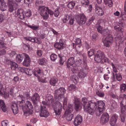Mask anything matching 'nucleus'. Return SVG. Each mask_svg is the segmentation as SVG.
Returning <instances> with one entry per match:
<instances>
[{
    "label": "nucleus",
    "instance_id": "obj_1",
    "mask_svg": "<svg viewBox=\"0 0 126 126\" xmlns=\"http://www.w3.org/2000/svg\"><path fill=\"white\" fill-rule=\"evenodd\" d=\"M66 90L64 88L61 87L59 89L55 90L54 97L58 102H57L56 106L54 107V110L56 115H59L61 114L62 109V104L59 101L62 102L64 107L66 106L67 101V97H64V94Z\"/></svg>",
    "mask_w": 126,
    "mask_h": 126
},
{
    "label": "nucleus",
    "instance_id": "obj_2",
    "mask_svg": "<svg viewBox=\"0 0 126 126\" xmlns=\"http://www.w3.org/2000/svg\"><path fill=\"white\" fill-rule=\"evenodd\" d=\"M104 24V22L99 21L95 25V28L99 32L106 35V37L102 41L104 46L108 47L113 42V37L110 32H107V30H103V26Z\"/></svg>",
    "mask_w": 126,
    "mask_h": 126
},
{
    "label": "nucleus",
    "instance_id": "obj_3",
    "mask_svg": "<svg viewBox=\"0 0 126 126\" xmlns=\"http://www.w3.org/2000/svg\"><path fill=\"white\" fill-rule=\"evenodd\" d=\"M88 100L87 98L83 97L81 99V103L83 106L84 111H87L90 114L92 115L96 108V103L93 100L89 101Z\"/></svg>",
    "mask_w": 126,
    "mask_h": 126
},
{
    "label": "nucleus",
    "instance_id": "obj_4",
    "mask_svg": "<svg viewBox=\"0 0 126 126\" xmlns=\"http://www.w3.org/2000/svg\"><path fill=\"white\" fill-rule=\"evenodd\" d=\"M39 11L41 15L45 19H47L48 18L49 14L52 16L54 14L53 12L49 9L48 7L45 6H39Z\"/></svg>",
    "mask_w": 126,
    "mask_h": 126
},
{
    "label": "nucleus",
    "instance_id": "obj_5",
    "mask_svg": "<svg viewBox=\"0 0 126 126\" xmlns=\"http://www.w3.org/2000/svg\"><path fill=\"white\" fill-rule=\"evenodd\" d=\"M74 64L75 68L74 67L71 69V71L74 73H76L77 70H79L78 68V67H81V68H83L86 67L87 66V63L85 62L84 61L83 62L82 60L80 59H79L75 62Z\"/></svg>",
    "mask_w": 126,
    "mask_h": 126
},
{
    "label": "nucleus",
    "instance_id": "obj_6",
    "mask_svg": "<svg viewBox=\"0 0 126 126\" xmlns=\"http://www.w3.org/2000/svg\"><path fill=\"white\" fill-rule=\"evenodd\" d=\"M17 16L18 18L21 19H23L25 16L29 17L32 15L30 9L25 11L24 13L22 9H19L17 11Z\"/></svg>",
    "mask_w": 126,
    "mask_h": 126
},
{
    "label": "nucleus",
    "instance_id": "obj_7",
    "mask_svg": "<svg viewBox=\"0 0 126 126\" xmlns=\"http://www.w3.org/2000/svg\"><path fill=\"white\" fill-rule=\"evenodd\" d=\"M26 109L23 110V111L25 115L27 116L32 114L33 107L31 102L29 101H26Z\"/></svg>",
    "mask_w": 126,
    "mask_h": 126
},
{
    "label": "nucleus",
    "instance_id": "obj_8",
    "mask_svg": "<svg viewBox=\"0 0 126 126\" xmlns=\"http://www.w3.org/2000/svg\"><path fill=\"white\" fill-rule=\"evenodd\" d=\"M40 116L41 117L46 118L49 115V113L45 106L41 105L40 111Z\"/></svg>",
    "mask_w": 126,
    "mask_h": 126
},
{
    "label": "nucleus",
    "instance_id": "obj_9",
    "mask_svg": "<svg viewBox=\"0 0 126 126\" xmlns=\"http://www.w3.org/2000/svg\"><path fill=\"white\" fill-rule=\"evenodd\" d=\"M96 104L99 113V115H100L101 114L103 113V110H105V109L104 107L105 104L102 101H97Z\"/></svg>",
    "mask_w": 126,
    "mask_h": 126
},
{
    "label": "nucleus",
    "instance_id": "obj_10",
    "mask_svg": "<svg viewBox=\"0 0 126 126\" xmlns=\"http://www.w3.org/2000/svg\"><path fill=\"white\" fill-rule=\"evenodd\" d=\"M77 21L79 24L80 25L85 23L86 20V18L84 14H81L78 16Z\"/></svg>",
    "mask_w": 126,
    "mask_h": 126
},
{
    "label": "nucleus",
    "instance_id": "obj_11",
    "mask_svg": "<svg viewBox=\"0 0 126 126\" xmlns=\"http://www.w3.org/2000/svg\"><path fill=\"white\" fill-rule=\"evenodd\" d=\"M88 71V69L86 67H84L81 69L78 75L79 78H82L86 76Z\"/></svg>",
    "mask_w": 126,
    "mask_h": 126
},
{
    "label": "nucleus",
    "instance_id": "obj_12",
    "mask_svg": "<svg viewBox=\"0 0 126 126\" xmlns=\"http://www.w3.org/2000/svg\"><path fill=\"white\" fill-rule=\"evenodd\" d=\"M63 40L60 39L59 42L54 44V47L56 49L59 50H62L63 48L64 43L63 42Z\"/></svg>",
    "mask_w": 126,
    "mask_h": 126
},
{
    "label": "nucleus",
    "instance_id": "obj_13",
    "mask_svg": "<svg viewBox=\"0 0 126 126\" xmlns=\"http://www.w3.org/2000/svg\"><path fill=\"white\" fill-rule=\"evenodd\" d=\"M110 65L112 68V75L111 79L112 81H114L115 80V73L118 72V69L116 67V64L111 63Z\"/></svg>",
    "mask_w": 126,
    "mask_h": 126
},
{
    "label": "nucleus",
    "instance_id": "obj_14",
    "mask_svg": "<svg viewBox=\"0 0 126 126\" xmlns=\"http://www.w3.org/2000/svg\"><path fill=\"white\" fill-rule=\"evenodd\" d=\"M82 116L79 115H77L76 116L74 122V124L76 126L80 125L82 121Z\"/></svg>",
    "mask_w": 126,
    "mask_h": 126
},
{
    "label": "nucleus",
    "instance_id": "obj_15",
    "mask_svg": "<svg viewBox=\"0 0 126 126\" xmlns=\"http://www.w3.org/2000/svg\"><path fill=\"white\" fill-rule=\"evenodd\" d=\"M17 102L19 107H23V104L25 103L24 97L23 95H20L17 97Z\"/></svg>",
    "mask_w": 126,
    "mask_h": 126
},
{
    "label": "nucleus",
    "instance_id": "obj_16",
    "mask_svg": "<svg viewBox=\"0 0 126 126\" xmlns=\"http://www.w3.org/2000/svg\"><path fill=\"white\" fill-rule=\"evenodd\" d=\"M109 115L108 113L106 112L103 113L102 116L101 122L103 123H107L109 121Z\"/></svg>",
    "mask_w": 126,
    "mask_h": 126
},
{
    "label": "nucleus",
    "instance_id": "obj_17",
    "mask_svg": "<svg viewBox=\"0 0 126 126\" xmlns=\"http://www.w3.org/2000/svg\"><path fill=\"white\" fill-rule=\"evenodd\" d=\"M19 104L16 103H12L11 108L14 114H16L18 112V105Z\"/></svg>",
    "mask_w": 126,
    "mask_h": 126
},
{
    "label": "nucleus",
    "instance_id": "obj_18",
    "mask_svg": "<svg viewBox=\"0 0 126 126\" xmlns=\"http://www.w3.org/2000/svg\"><path fill=\"white\" fill-rule=\"evenodd\" d=\"M123 22H120L118 24L114 26V29L117 31L122 32L124 31L122 27L123 26Z\"/></svg>",
    "mask_w": 126,
    "mask_h": 126
},
{
    "label": "nucleus",
    "instance_id": "obj_19",
    "mask_svg": "<svg viewBox=\"0 0 126 126\" xmlns=\"http://www.w3.org/2000/svg\"><path fill=\"white\" fill-rule=\"evenodd\" d=\"M118 117L117 115L116 114H114L112 116L110 121V124L111 126H113L115 125Z\"/></svg>",
    "mask_w": 126,
    "mask_h": 126
},
{
    "label": "nucleus",
    "instance_id": "obj_20",
    "mask_svg": "<svg viewBox=\"0 0 126 126\" xmlns=\"http://www.w3.org/2000/svg\"><path fill=\"white\" fill-rule=\"evenodd\" d=\"M42 74V71L39 68H36L34 69V74L37 78L38 79H40Z\"/></svg>",
    "mask_w": 126,
    "mask_h": 126
},
{
    "label": "nucleus",
    "instance_id": "obj_21",
    "mask_svg": "<svg viewBox=\"0 0 126 126\" xmlns=\"http://www.w3.org/2000/svg\"><path fill=\"white\" fill-rule=\"evenodd\" d=\"M95 13L98 15L102 16L104 14V12L102 8L96 4L95 5Z\"/></svg>",
    "mask_w": 126,
    "mask_h": 126
},
{
    "label": "nucleus",
    "instance_id": "obj_22",
    "mask_svg": "<svg viewBox=\"0 0 126 126\" xmlns=\"http://www.w3.org/2000/svg\"><path fill=\"white\" fill-rule=\"evenodd\" d=\"M74 58L72 57H70L68 59L67 63V66L68 68L71 67H72L73 68L74 67Z\"/></svg>",
    "mask_w": 126,
    "mask_h": 126
},
{
    "label": "nucleus",
    "instance_id": "obj_23",
    "mask_svg": "<svg viewBox=\"0 0 126 126\" xmlns=\"http://www.w3.org/2000/svg\"><path fill=\"white\" fill-rule=\"evenodd\" d=\"M24 61L23 62V65L28 66L30 65V63L31 62V59L29 56H25Z\"/></svg>",
    "mask_w": 126,
    "mask_h": 126
},
{
    "label": "nucleus",
    "instance_id": "obj_24",
    "mask_svg": "<svg viewBox=\"0 0 126 126\" xmlns=\"http://www.w3.org/2000/svg\"><path fill=\"white\" fill-rule=\"evenodd\" d=\"M64 114H65L66 118L67 121H69L72 120L73 116L72 112L68 111L67 112L66 111H65Z\"/></svg>",
    "mask_w": 126,
    "mask_h": 126
},
{
    "label": "nucleus",
    "instance_id": "obj_25",
    "mask_svg": "<svg viewBox=\"0 0 126 126\" xmlns=\"http://www.w3.org/2000/svg\"><path fill=\"white\" fill-rule=\"evenodd\" d=\"M8 61L11 65V68L12 70H15L18 68V65L16 63L10 60Z\"/></svg>",
    "mask_w": 126,
    "mask_h": 126
},
{
    "label": "nucleus",
    "instance_id": "obj_26",
    "mask_svg": "<svg viewBox=\"0 0 126 126\" xmlns=\"http://www.w3.org/2000/svg\"><path fill=\"white\" fill-rule=\"evenodd\" d=\"M39 98L40 97L39 94L37 93H35L33 95L32 99L33 102L35 103L39 100Z\"/></svg>",
    "mask_w": 126,
    "mask_h": 126
},
{
    "label": "nucleus",
    "instance_id": "obj_27",
    "mask_svg": "<svg viewBox=\"0 0 126 126\" xmlns=\"http://www.w3.org/2000/svg\"><path fill=\"white\" fill-rule=\"evenodd\" d=\"M46 99L49 105H50L53 101V97L51 95H47L46 97Z\"/></svg>",
    "mask_w": 126,
    "mask_h": 126
},
{
    "label": "nucleus",
    "instance_id": "obj_28",
    "mask_svg": "<svg viewBox=\"0 0 126 126\" xmlns=\"http://www.w3.org/2000/svg\"><path fill=\"white\" fill-rule=\"evenodd\" d=\"M124 11L126 13V1L125 2L124 5ZM121 17L123 20H126V14L124 12H121Z\"/></svg>",
    "mask_w": 126,
    "mask_h": 126
},
{
    "label": "nucleus",
    "instance_id": "obj_29",
    "mask_svg": "<svg viewBox=\"0 0 126 126\" xmlns=\"http://www.w3.org/2000/svg\"><path fill=\"white\" fill-rule=\"evenodd\" d=\"M0 107L3 111L5 112L6 111V105L4 101L2 100H0Z\"/></svg>",
    "mask_w": 126,
    "mask_h": 126
},
{
    "label": "nucleus",
    "instance_id": "obj_30",
    "mask_svg": "<svg viewBox=\"0 0 126 126\" xmlns=\"http://www.w3.org/2000/svg\"><path fill=\"white\" fill-rule=\"evenodd\" d=\"M58 79L55 77L51 78L50 80V84L53 86L55 85L56 83L57 82Z\"/></svg>",
    "mask_w": 126,
    "mask_h": 126
},
{
    "label": "nucleus",
    "instance_id": "obj_31",
    "mask_svg": "<svg viewBox=\"0 0 126 126\" xmlns=\"http://www.w3.org/2000/svg\"><path fill=\"white\" fill-rule=\"evenodd\" d=\"M14 4L8 5V10L10 12H13L15 8L17 7V4Z\"/></svg>",
    "mask_w": 126,
    "mask_h": 126
},
{
    "label": "nucleus",
    "instance_id": "obj_32",
    "mask_svg": "<svg viewBox=\"0 0 126 126\" xmlns=\"http://www.w3.org/2000/svg\"><path fill=\"white\" fill-rule=\"evenodd\" d=\"M70 16L69 15H68L67 14L65 15L64 18L62 19L63 23H66L68 22L69 18H70Z\"/></svg>",
    "mask_w": 126,
    "mask_h": 126
},
{
    "label": "nucleus",
    "instance_id": "obj_33",
    "mask_svg": "<svg viewBox=\"0 0 126 126\" xmlns=\"http://www.w3.org/2000/svg\"><path fill=\"white\" fill-rule=\"evenodd\" d=\"M27 26L33 30L36 31L39 29V26L38 25H36L34 24H32V25H28Z\"/></svg>",
    "mask_w": 126,
    "mask_h": 126
},
{
    "label": "nucleus",
    "instance_id": "obj_34",
    "mask_svg": "<svg viewBox=\"0 0 126 126\" xmlns=\"http://www.w3.org/2000/svg\"><path fill=\"white\" fill-rule=\"evenodd\" d=\"M60 59L59 60L60 63L61 64H63L64 62L66 60V57L64 56H58Z\"/></svg>",
    "mask_w": 126,
    "mask_h": 126
},
{
    "label": "nucleus",
    "instance_id": "obj_35",
    "mask_svg": "<svg viewBox=\"0 0 126 126\" xmlns=\"http://www.w3.org/2000/svg\"><path fill=\"white\" fill-rule=\"evenodd\" d=\"M81 3L82 5L85 7H87L89 4L88 0H81Z\"/></svg>",
    "mask_w": 126,
    "mask_h": 126
},
{
    "label": "nucleus",
    "instance_id": "obj_36",
    "mask_svg": "<svg viewBox=\"0 0 126 126\" xmlns=\"http://www.w3.org/2000/svg\"><path fill=\"white\" fill-rule=\"evenodd\" d=\"M120 91L121 92H124L126 91V84H122L120 85Z\"/></svg>",
    "mask_w": 126,
    "mask_h": 126
},
{
    "label": "nucleus",
    "instance_id": "obj_37",
    "mask_svg": "<svg viewBox=\"0 0 126 126\" xmlns=\"http://www.w3.org/2000/svg\"><path fill=\"white\" fill-rule=\"evenodd\" d=\"M23 57V56H16V60L18 63H20L22 61Z\"/></svg>",
    "mask_w": 126,
    "mask_h": 126
},
{
    "label": "nucleus",
    "instance_id": "obj_38",
    "mask_svg": "<svg viewBox=\"0 0 126 126\" xmlns=\"http://www.w3.org/2000/svg\"><path fill=\"white\" fill-rule=\"evenodd\" d=\"M104 1L105 4L109 7H111L113 5V3L111 0H104Z\"/></svg>",
    "mask_w": 126,
    "mask_h": 126
},
{
    "label": "nucleus",
    "instance_id": "obj_39",
    "mask_svg": "<svg viewBox=\"0 0 126 126\" xmlns=\"http://www.w3.org/2000/svg\"><path fill=\"white\" fill-rule=\"evenodd\" d=\"M102 56H95L94 60L97 63L101 62Z\"/></svg>",
    "mask_w": 126,
    "mask_h": 126
},
{
    "label": "nucleus",
    "instance_id": "obj_40",
    "mask_svg": "<svg viewBox=\"0 0 126 126\" xmlns=\"http://www.w3.org/2000/svg\"><path fill=\"white\" fill-rule=\"evenodd\" d=\"M47 60L45 58H42L40 59L38 61L39 64L41 65H44L47 63Z\"/></svg>",
    "mask_w": 126,
    "mask_h": 126
},
{
    "label": "nucleus",
    "instance_id": "obj_41",
    "mask_svg": "<svg viewBox=\"0 0 126 126\" xmlns=\"http://www.w3.org/2000/svg\"><path fill=\"white\" fill-rule=\"evenodd\" d=\"M122 37L120 36H117L114 38L115 43H116L120 44L122 40Z\"/></svg>",
    "mask_w": 126,
    "mask_h": 126
},
{
    "label": "nucleus",
    "instance_id": "obj_42",
    "mask_svg": "<svg viewBox=\"0 0 126 126\" xmlns=\"http://www.w3.org/2000/svg\"><path fill=\"white\" fill-rule=\"evenodd\" d=\"M73 100L74 101V104L80 103V99L78 98L76 96H74L73 97Z\"/></svg>",
    "mask_w": 126,
    "mask_h": 126
},
{
    "label": "nucleus",
    "instance_id": "obj_43",
    "mask_svg": "<svg viewBox=\"0 0 126 126\" xmlns=\"http://www.w3.org/2000/svg\"><path fill=\"white\" fill-rule=\"evenodd\" d=\"M115 78L117 80L120 81L122 79V76L120 73H115Z\"/></svg>",
    "mask_w": 126,
    "mask_h": 126
},
{
    "label": "nucleus",
    "instance_id": "obj_44",
    "mask_svg": "<svg viewBox=\"0 0 126 126\" xmlns=\"http://www.w3.org/2000/svg\"><path fill=\"white\" fill-rule=\"evenodd\" d=\"M75 3L73 1L70 2L67 5V6L68 8L70 9H72L73 8L75 5Z\"/></svg>",
    "mask_w": 126,
    "mask_h": 126
},
{
    "label": "nucleus",
    "instance_id": "obj_45",
    "mask_svg": "<svg viewBox=\"0 0 126 126\" xmlns=\"http://www.w3.org/2000/svg\"><path fill=\"white\" fill-rule=\"evenodd\" d=\"M24 99L25 98L27 99H28L30 98V93L27 92H24L23 93V95Z\"/></svg>",
    "mask_w": 126,
    "mask_h": 126
},
{
    "label": "nucleus",
    "instance_id": "obj_46",
    "mask_svg": "<svg viewBox=\"0 0 126 126\" xmlns=\"http://www.w3.org/2000/svg\"><path fill=\"white\" fill-rule=\"evenodd\" d=\"M24 39L30 41L31 42H35V38H32L30 37H24Z\"/></svg>",
    "mask_w": 126,
    "mask_h": 126
},
{
    "label": "nucleus",
    "instance_id": "obj_47",
    "mask_svg": "<svg viewBox=\"0 0 126 126\" xmlns=\"http://www.w3.org/2000/svg\"><path fill=\"white\" fill-rule=\"evenodd\" d=\"M108 59L107 58L105 57V56H102L101 63H103L104 62L108 63Z\"/></svg>",
    "mask_w": 126,
    "mask_h": 126
},
{
    "label": "nucleus",
    "instance_id": "obj_48",
    "mask_svg": "<svg viewBox=\"0 0 126 126\" xmlns=\"http://www.w3.org/2000/svg\"><path fill=\"white\" fill-rule=\"evenodd\" d=\"M60 9V8L59 7H57L55 11L54 14L55 16L56 17H57L59 15V10Z\"/></svg>",
    "mask_w": 126,
    "mask_h": 126
},
{
    "label": "nucleus",
    "instance_id": "obj_49",
    "mask_svg": "<svg viewBox=\"0 0 126 126\" xmlns=\"http://www.w3.org/2000/svg\"><path fill=\"white\" fill-rule=\"evenodd\" d=\"M96 93L97 95L99 97H103L104 95V93L102 92H100L98 90L96 91Z\"/></svg>",
    "mask_w": 126,
    "mask_h": 126
},
{
    "label": "nucleus",
    "instance_id": "obj_50",
    "mask_svg": "<svg viewBox=\"0 0 126 126\" xmlns=\"http://www.w3.org/2000/svg\"><path fill=\"white\" fill-rule=\"evenodd\" d=\"M75 21V19L74 17L70 16V18H69V24L70 25H72L74 24Z\"/></svg>",
    "mask_w": 126,
    "mask_h": 126
},
{
    "label": "nucleus",
    "instance_id": "obj_51",
    "mask_svg": "<svg viewBox=\"0 0 126 126\" xmlns=\"http://www.w3.org/2000/svg\"><path fill=\"white\" fill-rule=\"evenodd\" d=\"M76 88V86L75 85L71 84L70 86L68 87V90L70 91H74Z\"/></svg>",
    "mask_w": 126,
    "mask_h": 126
},
{
    "label": "nucleus",
    "instance_id": "obj_52",
    "mask_svg": "<svg viewBox=\"0 0 126 126\" xmlns=\"http://www.w3.org/2000/svg\"><path fill=\"white\" fill-rule=\"evenodd\" d=\"M7 0V2L8 6L12 5L14 4H17L13 0Z\"/></svg>",
    "mask_w": 126,
    "mask_h": 126
},
{
    "label": "nucleus",
    "instance_id": "obj_53",
    "mask_svg": "<svg viewBox=\"0 0 126 126\" xmlns=\"http://www.w3.org/2000/svg\"><path fill=\"white\" fill-rule=\"evenodd\" d=\"M1 5L0 8L1 10L4 11L7 9V6L6 5V4L4 5L1 4Z\"/></svg>",
    "mask_w": 126,
    "mask_h": 126
},
{
    "label": "nucleus",
    "instance_id": "obj_54",
    "mask_svg": "<svg viewBox=\"0 0 126 126\" xmlns=\"http://www.w3.org/2000/svg\"><path fill=\"white\" fill-rule=\"evenodd\" d=\"M23 49L26 51H28L29 50L30 47L29 45L25 44H23Z\"/></svg>",
    "mask_w": 126,
    "mask_h": 126
},
{
    "label": "nucleus",
    "instance_id": "obj_55",
    "mask_svg": "<svg viewBox=\"0 0 126 126\" xmlns=\"http://www.w3.org/2000/svg\"><path fill=\"white\" fill-rule=\"evenodd\" d=\"M80 104H74L75 109L76 111H78L80 107Z\"/></svg>",
    "mask_w": 126,
    "mask_h": 126
},
{
    "label": "nucleus",
    "instance_id": "obj_56",
    "mask_svg": "<svg viewBox=\"0 0 126 126\" xmlns=\"http://www.w3.org/2000/svg\"><path fill=\"white\" fill-rule=\"evenodd\" d=\"M95 51L93 49H91L88 52V55H94Z\"/></svg>",
    "mask_w": 126,
    "mask_h": 126
},
{
    "label": "nucleus",
    "instance_id": "obj_57",
    "mask_svg": "<svg viewBox=\"0 0 126 126\" xmlns=\"http://www.w3.org/2000/svg\"><path fill=\"white\" fill-rule=\"evenodd\" d=\"M8 123V121L7 120L3 121L1 122L2 126H7Z\"/></svg>",
    "mask_w": 126,
    "mask_h": 126
},
{
    "label": "nucleus",
    "instance_id": "obj_58",
    "mask_svg": "<svg viewBox=\"0 0 126 126\" xmlns=\"http://www.w3.org/2000/svg\"><path fill=\"white\" fill-rule=\"evenodd\" d=\"M43 1L41 0H37L36 1L35 4L37 6H38L40 4L43 3Z\"/></svg>",
    "mask_w": 126,
    "mask_h": 126
},
{
    "label": "nucleus",
    "instance_id": "obj_59",
    "mask_svg": "<svg viewBox=\"0 0 126 126\" xmlns=\"http://www.w3.org/2000/svg\"><path fill=\"white\" fill-rule=\"evenodd\" d=\"M76 44H80L81 43V40L79 38H77L76 39L75 41Z\"/></svg>",
    "mask_w": 126,
    "mask_h": 126
},
{
    "label": "nucleus",
    "instance_id": "obj_60",
    "mask_svg": "<svg viewBox=\"0 0 126 126\" xmlns=\"http://www.w3.org/2000/svg\"><path fill=\"white\" fill-rule=\"evenodd\" d=\"M15 88V87L12 86L9 92V94L11 95H12L14 94V89Z\"/></svg>",
    "mask_w": 126,
    "mask_h": 126
},
{
    "label": "nucleus",
    "instance_id": "obj_61",
    "mask_svg": "<svg viewBox=\"0 0 126 126\" xmlns=\"http://www.w3.org/2000/svg\"><path fill=\"white\" fill-rule=\"evenodd\" d=\"M35 42L38 44H40L42 41L40 39L37 38H35Z\"/></svg>",
    "mask_w": 126,
    "mask_h": 126
},
{
    "label": "nucleus",
    "instance_id": "obj_62",
    "mask_svg": "<svg viewBox=\"0 0 126 126\" xmlns=\"http://www.w3.org/2000/svg\"><path fill=\"white\" fill-rule=\"evenodd\" d=\"M25 68L24 67H18V69L19 71L23 73H24V71Z\"/></svg>",
    "mask_w": 126,
    "mask_h": 126
},
{
    "label": "nucleus",
    "instance_id": "obj_63",
    "mask_svg": "<svg viewBox=\"0 0 126 126\" xmlns=\"http://www.w3.org/2000/svg\"><path fill=\"white\" fill-rule=\"evenodd\" d=\"M6 50L4 49H1L0 50V55H3L6 53Z\"/></svg>",
    "mask_w": 126,
    "mask_h": 126
},
{
    "label": "nucleus",
    "instance_id": "obj_64",
    "mask_svg": "<svg viewBox=\"0 0 126 126\" xmlns=\"http://www.w3.org/2000/svg\"><path fill=\"white\" fill-rule=\"evenodd\" d=\"M57 56H50L51 60L54 61L56 59Z\"/></svg>",
    "mask_w": 126,
    "mask_h": 126
}]
</instances>
